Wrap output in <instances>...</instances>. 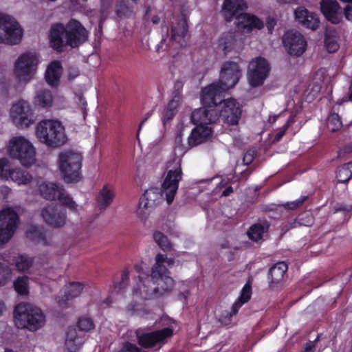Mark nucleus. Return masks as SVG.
Wrapping results in <instances>:
<instances>
[{
    "mask_svg": "<svg viewBox=\"0 0 352 352\" xmlns=\"http://www.w3.org/2000/svg\"><path fill=\"white\" fill-rule=\"evenodd\" d=\"M19 223L15 208L6 207L0 210V245L7 243L13 236Z\"/></svg>",
    "mask_w": 352,
    "mask_h": 352,
    "instance_id": "9b49d317",
    "label": "nucleus"
},
{
    "mask_svg": "<svg viewBox=\"0 0 352 352\" xmlns=\"http://www.w3.org/2000/svg\"><path fill=\"white\" fill-rule=\"evenodd\" d=\"M38 63V57L35 54L24 53L20 55L14 63L13 77L17 82L27 84L34 78Z\"/></svg>",
    "mask_w": 352,
    "mask_h": 352,
    "instance_id": "1a4fd4ad",
    "label": "nucleus"
},
{
    "mask_svg": "<svg viewBox=\"0 0 352 352\" xmlns=\"http://www.w3.org/2000/svg\"><path fill=\"white\" fill-rule=\"evenodd\" d=\"M3 260L8 263H12L19 272H26L30 268L38 269L33 258L26 254H18L13 256L12 259L3 258Z\"/></svg>",
    "mask_w": 352,
    "mask_h": 352,
    "instance_id": "bb28decb",
    "label": "nucleus"
},
{
    "mask_svg": "<svg viewBox=\"0 0 352 352\" xmlns=\"http://www.w3.org/2000/svg\"><path fill=\"white\" fill-rule=\"evenodd\" d=\"M78 76V70L73 69L69 72L68 73V77L69 79H74L76 76Z\"/></svg>",
    "mask_w": 352,
    "mask_h": 352,
    "instance_id": "e2e57ef3",
    "label": "nucleus"
},
{
    "mask_svg": "<svg viewBox=\"0 0 352 352\" xmlns=\"http://www.w3.org/2000/svg\"><path fill=\"white\" fill-rule=\"evenodd\" d=\"M12 168L10 161L6 158L2 157L0 159V179L8 180L10 178Z\"/></svg>",
    "mask_w": 352,
    "mask_h": 352,
    "instance_id": "ea45409f",
    "label": "nucleus"
},
{
    "mask_svg": "<svg viewBox=\"0 0 352 352\" xmlns=\"http://www.w3.org/2000/svg\"><path fill=\"white\" fill-rule=\"evenodd\" d=\"M320 11L324 18L333 24H338L342 19V10L336 0H320Z\"/></svg>",
    "mask_w": 352,
    "mask_h": 352,
    "instance_id": "6ab92c4d",
    "label": "nucleus"
},
{
    "mask_svg": "<svg viewBox=\"0 0 352 352\" xmlns=\"http://www.w3.org/2000/svg\"><path fill=\"white\" fill-rule=\"evenodd\" d=\"M33 102L35 107L43 109L50 108L53 104L52 93L48 89H41L36 92Z\"/></svg>",
    "mask_w": 352,
    "mask_h": 352,
    "instance_id": "2f4dec72",
    "label": "nucleus"
},
{
    "mask_svg": "<svg viewBox=\"0 0 352 352\" xmlns=\"http://www.w3.org/2000/svg\"><path fill=\"white\" fill-rule=\"evenodd\" d=\"M41 234V233L38 228H34L33 231L29 230L28 232V236L32 240L39 239Z\"/></svg>",
    "mask_w": 352,
    "mask_h": 352,
    "instance_id": "bf43d9fd",
    "label": "nucleus"
},
{
    "mask_svg": "<svg viewBox=\"0 0 352 352\" xmlns=\"http://www.w3.org/2000/svg\"><path fill=\"white\" fill-rule=\"evenodd\" d=\"M213 133L212 127L209 125H197L188 138L189 148L194 147L208 140Z\"/></svg>",
    "mask_w": 352,
    "mask_h": 352,
    "instance_id": "5701e85b",
    "label": "nucleus"
},
{
    "mask_svg": "<svg viewBox=\"0 0 352 352\" xmlns=\"http://www.w3.org/2000/svg\"><path fill=\"white\" fill-rule=\"evenodd\" d=\"M227 184H228V180L222 179L221 182L219 183V187H220V188L223 187Z\"/></svg>",
    "mask_w": 352,
    "mask_h": 352,
    "instance_id": "338daca9",
    "label": "nucleus"
},
{
    "mask_svg": "<svg viewBox=\"0 0 352 352\" xmlns=\"http://www.w3.org/2000/svg\"><path fill=\"white\" fill-rule=\"evenodd\" d=\"M324 45L327 51L330 53L336 52L339 49V45L335 36H330L327 34L325 35Z\"/></svg>",
    "mask_w": 352,
    "mask_h": 352,
    "instance_id": "37998d69",
    "label": "nucleus"
},
{
    "mask_svg": "<svg viewBox=\"0 0 352 352\" xmlns=\"http://www.w3.org/2000/svg\"><path fill=\"white\" fill-rule=\"evenodd\" d=\"M129 279V272L127 270H124L121 275V280L118 285H116V288L118 287L119 290H121L123 288L126 287V285H128Z\"/></svg>",
    "mask_w": 352,
    "mask_h": 352,
    "instance_id": "603ef678",
    "label": "nucleus"
},
{
    "mask_svg": "<svg viewBox=\"0 0 352 352\" xmlns=\"http://www.w3.org/2000/svg\"><path fill=\"white\" fill-rule=\"evenodd\" d=\"M87 38L86 29L74 19L70 20L65 25L61 23L53 25L49 36L50 46L58 51H62L65 45L76 47Z\"/></svg>",
    "mask_w": 352,
    "mask_h": 352,
    "instance_id": "7ed1b4c3",
    "label": "nucleus"
},
{
    "mask_svg": "<svg viewBox=\"0 0 352 352\" xmlns=\"http://www.w3.org/2000/svg\"><path fill=\"white\" fill-rule=\"evenodd\" d=\"M6 151L10 158L19 160L23 166H30L36 162V148L24 136L11 138L6 146Z\"/></svg>",
    "mask_w": 352,
    "mask_h": 352,
    "instance_id": "0eeeda50",
    "label": "nucleus"
},
{
    "mask_svg": "<svg viewBox=\"0 0 352 352\" xmlns=\"http://www.w3.org/2000/svg\"><path fill=\"white\" fill-rule=\"evenodd\" d=\"M223 94H221V100L215 107L218 118L224 123L230 125H236L241 118L242 109L241 104L234 98L222 100Z\"/></svg>",
    "mask_w": 352,
    "mask_h": 352,
    "instance_id": "ddd939ff",
    "label": "nucleus"
},
{
    "mask_svg": "<svg viewBox=\"0 0 352 352\" xmlns=\"http://www.w3.org/2000/svg\"><path fill=\"white\" fill-rule=\"evenodd\" d=\"M82 338L74 327H69L66 333L65 345L69 352H77L82 344Z\"/></svg>",
    "mask_w": 352,
    "mask_h": 352,
    "instance_id": "c85d7f7f",
    "label": "nucleus"
},
{
    "mask_svg": "<svg viewBox=\"0 0 352 352\" xmlns=\"http://www.w3.org/2000/svg\"><path fill=\"white\" fill-rule=\"evenodd\" d=\"M182 98L179 95H176L168 102L166 109H165L162 120L164 122L168 121L172 119L177 112V109L181 104Z\"/></svg>",
    "mask_w": 352,
    "mask_h": 352,
    "instance_id": "c9c22d12",
    "label": "nucleus"
},
{
    "mask_svg": "<svg viewBox=\"0 0 352 352\" xmlns=\"http://www.w3.org/2000/svg\"><path fill=\"white\" fill-rule=\"evenodd\" d=\"M201 102L203 107L192 111L191 121L196 125H210L218 119V113L215 109L218 102L206 104L202 100V94L201 95Z\"/></svg>",
    "mask_w": 352,
    "mask_h": 352,
    "instance_id": "2eb2a0df",
    "label": "nucleus"
},
{
    "mask_svg": "<svg viewBox=\"0 0 352 352\" xmlns=\"http://www.w3.org/2000/svg\"><path fill=\"white\" fill-rule=\"evenodd\" d=\"M84 289L85 285L82 283L69 282L62 288L56 298V302L60 307H67L69 305V301L80 296Z\"/></svg>",
    "mask_w": 352,
    "mask_h": 352,
    "instance_id": "a211bd4d",
    "label": "nucleus"
},
{
    "mask_svg": "<svg viewBox=\"0 0 352 352\" xmlns=\"http://www.w3.org/2000/svg\"><path fill=\"white\" fill-rule=\"evenodd\" d=\"M78 326L80 331H89L94 329V324L90 318L81 317L78 320Z\"/></svg>",
    "mask_w": 352,
    "mask_h": 352,
    "instance_id": "a18cd8bd",
    "label": "nucleus"
},
{
    "mask_svg": "<svg viewBox=\"0 0 352 352\" xmlns=\"http://www.w3.org/2000/svg\"><path fill=\"white\" fill-rule=\"evenodd\" d=\"M187 25L185 23V21H182V28L178 30L177 28H173L172 29V38L175 41H177L178 42H180V39L183 38L186 33H187Z\"/></svg>",
    "mask_w": 352,
    "mask_h": 352,
    "instance_id": "49530a36",
    "label": "nucleus"
},
{
    "mask_svg": "<svg viewBox=\"0 0 352 352\" xmlns=\"http://www.w3.org/2000/svg\"><path fill=\"white\" fill-rule=\"evenodd\" d=\"M294 122V118L290 116L287 120V122L281 127V129L275 134L274 141H279L281 138L284 135L285 131L287 130L290 124Z\"/></svg>",
    "mask_w": 352,
    "mask_h": 352,
    "instance_id": "3c124183",
    "label": "nucleus"
},
{
    "mask_svg": "<svg viewBox=\"0 0 352 352\" xmlns=\"http://www.w3.org/2000/svg\"><path fill=\"white\" fill-rule=\"evenodd\" d=\"M28 277L20 276L14 282L15 291L21 295H27L29 292Z\"/></svg>",
    "mask_w": 352,
    "mask_h": 352,
    "instance_id": "58836bf2",
    "label": "nucleus"
},
{
    "mask_svg": "<svg viewBox=\"0 0 352 352\" xmlns=\"http://www.w3.org/2000/svg\"><path fill=\"white\" fill-rule=\"evenodd\" d=\"M38 190L41 195L47 199H57L64 190L63 186L55 183L43 182L38 184Z\"/></svg>",
    "mask_w": 352,
    "mask_h": 352,
    "instance_id": "cd10ccee",
    "label": "nucleus"
},
{
    "mask_svg": "<svg viewBox=\"0 0 352 352\" xmlns=\"http://www.w3.org/2000/svg\"><path fill=\"white\" fill-rule=\"evenodd\" d=\"M75 102L78 104L79 107L82 109L83 114L86 113L87 101L81 94H76L74 97Z\"/></svg>",
    "mask_w": 352,
    "mask_h": 352,
    "instance_id": "6e6d98bb",
    "label": "nucleus"
},
{
    "mask_svg": "<svg viewBox=\"0 0 352 352\" xmlns=\"http://www.w3.org/2000/svg\"><path fill=\"white\" fill-rule=\"evenodd\" d=\"M236 27L243 32H250L254 29L261 30L263 28V22L254 15L243 13L236 17Z\"/></svg>",
    "mask_w": 352,
    "mask_h": 352,
    "instance_id": "4be33fe9",
    "label": "nucleus"
},
{
    "mask_svg": "<svg viewBox=\"0 0 352 352\" xmlns=\"http://www.w3.org/2000/svg\"><path fill=\"white\" fill-rule=\"evenodd\" d=\"M252 288L249 283H246L241 292L238 300L232 305L230 311H225L219 317V321L223 324H229L233 316L236 315L243 304L247 302L251 298Z\"/></svg>",
    "mask_w": 352,
    "mask_h": 352,
    "instance_id": "aec40b11",
    "label": "nucleus"
},
{
    "mask_svg": "<svg viewBox=\"0 0 352 352\" xmlns=\"http://www.w3.org/2000/svg\"><path fill=\"white\" fill-rule=\"evenodd\" d=\"M62 74V66L59 61L54 60L49 64L45 72V80L48 85L56 86Z\"/></svg>",
    "mask_w": 352,
    "mask_h": 352,
    "instance_id": "c756f323",
    "label": "nucleus"
},
{
    "mask_svg": "<svg viewBox=\"0 0 352 352\" xmlns=\"http://www.w3.org/2000/svg\"><path fill=\"white\" fill-rule=\"evenodd\" d=\"M14 323L18 328L36 331L44 326L45 316L40 308L29 303H20L14 310Z\"/></svg>",
    "mask_w": 352,
    "mask_h": 352,
    "instance_id": "423d86ee",
    "label": "nucleus"
},
{
    "mask_svg": "<svg viewBox=\"0 0 352 352\" xmlns=\"http://www.w3.org/2000/svg\"><path fill=\"white\" fill-rule=\"evenodd\" d=\"M10 179L18 185H26L31 182L32 177L28 171L16 168L12 169Z\"/></svg>",
    "mask_w": 352,
    "mask_h": 352,
    "instance_id": "72a5a7b5",
    "label": "nucleus"
},
{
    "mask_svg": "<svg viewBox=\"0 0 352 352\" xmlns=\"http://www.w3.org/2000/svg\"><path fill=\"white\" fill-rule=\"evenodd\" d=\"M23 36V30L18 22L12 16L0 14V42L17 44Z\"/></svg>",
    "mask_w": 352,
    "mask_h": 352,
    "instance_id": "f8f14e48",
    "label": "nucleus"
},
{
    "mask_svg": "<svg viewBox=\"0 0 352 352\" xmlns=\"http://www.w3.org/2000/svg\"><path fill=\"white\" fill-rule=\"evenodd\" d=\"M316 346L314 342H310L305 344L304 352H314Z\"/></svg>",
    "mask_w": 352,
    "mask_h": 352,
    "instance_id": "052dcab7",
    "label": "nucleus"
},
{
    "mask_svg": "<svg viewBox=\"0 0 352 352\" xmlns=\"http://www.w3.org/2000/svg\"><path fill=\"white\" fill-rule=\"evenodd\" d=\"M233 189L231 186H228L222 192V196L227 197L229 196L231 193H232Z\"/></svg>",
    "mask_w": 352,
    "mask_h": 352,
    "instance_id": "0e129e2a",
    "label": "nucleus"
},
{
    "mask_svg": "<svg viewBox=\"0 0 352 352\" xmlns=\"http://www.w3.org/2000/svg\"><path fill=\"white\" fill-rule=\"evenodd\" d=\"M116 12L119 16H129L133 14L132 9L124 1H121L117 4Z\"/></svg>",
    "mask_w": 352,
    "mask_h": 352,
    "instance_id": "c03bdc74",
    "label": "nucleus"
},
{
    "mask_svg": "<svg viewBox=\"0 0 352 352\" xmlns=\"http://www.w3.org/2000/svg\"><path fill=\"white\" fill-rule=\"evenodd\" d=\"M119 352H144L140 348H138L135 344L129 343V342H125L122 348Z\"/></svg>",
    "mask_w": 352,
    "mask_h": 352,
    "instance_id": "5fc2aeb1",
    "label": "nucleus"
},
{
    "mask_svg": "<svg viewBox=\"0 0 352 352\" xmlns=\"http://www.w3.org/2000/svg\"><path fill=\"white\" fill-rule=\"evenodd\" d=\"M241 76V69L234 62L225 63L221 69L219 82L212 83L202 89L204 103H215L221 100V94L234 87Z\"/></svg>",
    "mask_w": 352,
    "mask_h": 352,
    "instance_id": "20e7f679",
    "label": "nucleus"
},
{
    "mask_svg": "<svg viewBox=\"0 0 352 352\" xmlns=\"http://www.w3.org/2000/svg\"><path fill=\"white\" fill-rule=\"evenodd\" d=\"M58 166L65 182H77L80 179L82 156L78 152H61L58 157Z\"/></svg>",
    "mask_w": 352,
    "mask_h": 352,
    "instance_id": "6e6552de",
    "label": "nucleus"
},
{
    "mask_svg": "<svg viewBox=\"0 0 352 352\" xmlns=\"http://www.w3.org/2000/svg\"><path fill=\"white\" fill-rule=\"evenodd\" d=\"M343 13L348 21H352V6L349 4L346 6L343 9L342 14Z\"/></svg>",
    "mask_w": 352,
    "mask_h": 352,
    "instance_id": "13d9d810",
    "label": "nucleus"
},
{
    "mask_svg": "<svg viewBox=\"0 0 352 352\" xmlns=\"http://www.w3.org/2000/svg\"><path fill=\"white\" fill-rule=\"evenodd\" d=\"M268 228L269 224L267 223L254 224L249 228L247 232L248 236L251 240L257 242L262 239L263 234L268 230Z\"/></svg>",
    "mask_w": 352,
    "mask_h": 352,
    "instance_id": "f704fd0d",
    "label": "nucleus"
},
{
    "mask_svg": "<svg viewBox=\"0 0 352 352\" xmlns=\"http://www.w3.org/2000/svg\"><path fill=\"white\" fill-rule=\"evenodd\" d=\"M43 221L52 228H61L67 221L66 212L57 204H48L41 212Z\"/></svg>",
    "mask_w": 352,
    "mask_h": 352,
    "instance_id": "dca6fc26",
    "label": "nucleus"
},
{
    "mask_svg": "<svg viewBox=\"0 0 352 352\" xmlns=\"http://www.w3.org/2000/svg\"><path fill=\"white\" fill-rule=\"evenodd\" d=\"M4 309H5L4 304L2 301L0 300V316L2 314Z\"/></svg>",
    "mask_w": 352,
    "mask_h": 352,
    "instance_id": "774afa93",
    "label": "nucleus"
},
{
    "mask_svg": "<svg viewBox=\"0 0 352 352\" xmlns=\"http://www.w3.org/2000/svg\"><path fill=\"white\" fill-rule=\"evenodd\" d=\"M246 7V3L244 0H224L221 14L226 21H230L239 10L245 9Z\"/></svg>",
    "mask_w": 352,
    "mask_h": 352,
    "instance_id": "a878e982",
    "label": "nucleus"
},
{
    "mask_svg": "<svg viewBox=\"0 0 352 352\" xmlns=\"http://www.w3.org/2000/svg\"><path fill=\"white\" fill-rule=\"evenodd\" d=\"M283 45L287 52L293 56H300L306 50L307 41L305 37L296 31H288L283 38Z\"/></svg>",
    "mask_w": 352,
    "mask_h": 352,
    "instance_id": "f3484780",
    "label": "nucleus"
},
{
    "mask_svg": "<svg viewBox=\"0 0 352 352\" xmlns=\"http://www.w3.org/2000/svg\"><path fill=\"white\" fill-rule=\"evenodd\" d=\"M134 270L136 271V272L139 273L138 282L135 284V286L140 283V280H142V281H144L145 284L150 283L151 276H148V275H146L142 272L143 266L142 264L135 265L134 267Z\"/></svg>",
    "mask_w": 352,
    "mask_h": 352,
    "instance_id": "8fccbe9b",
    "label": "nucleus"
},
{
    "mask_svg": "<svg viewBox=\"0 0 352 352\" xmlns=\"http://www.w3.org/2000/svg\"><path fill=\"white\" fill-rule=\"evenodd\" d=\"M219 47L227 54L231 52H239L241 50V44L236 38V33L228 32L223 33L219 39Z\"/></svg>",
    "mask_w": 352,
    "mask_h": 352,
    "instance_id": "393cba45",
    "label": "nucleus"
},
{
    "mask_svg": "<svg viewBox=\"0 0 352 352\" xmlns=\"http://www.w3.org/2000/svg\"><path fill=\"white\" fill-rule=\"evenodd\" d=\"M182 133L181 132H179L175 137V144L177 145V146H180L182 145Z\"/></svg>",
    "mask_w": 352,
    "mask_h": 352,
    "instance_id": "680f3d73",
    "label": "nucleus"
},
{
    "mask_svg": "<svg viewBox=\"0 0 352 352\" xmlns=\"http://www.w3.org/2000/svg\"><path fill=\"white\" fill-rule=\"evenodd\" d=\"M352 178V162L340 166L337 173L338 181L340 183L348 182Z\"/></svg>",
    "mask_w": 352,
    "mask_h": 352,
    "instance_id": "e433bc0d",
    "label": "nucleus"
},
{
    "mask_svg": "<svg viewBox=\"0 0 352 352\" xmlns=\"http://www.w3.org/2000/svg\"><path fill=\"white\" fill-rule=\"evenodd\" d=\"M327 126L331 131H337L342 126L340 118L337 113L331 114L327 120Z\"/></svg>",
    "mask_w": 352,
    "mask_h": 352,
    "instance_id": "79ce46f5",
    "label": "nucleus"
},
{
    "mask_svg": "<svg viewBox=\"0 0 352 352\" xmlns=\"http://www.w3.org/2000/svg\"><path fill=\"white\" fill-rule=\"evenodd\" d=\"M11 278V271L0 263V287L4 285Z\"/></svg>",
    "mask_w": 352,
    "mask_h": 352,
    "instance_id": "de8ad7c7",
    "label": "nucleus"
},
{
    "mask_svg": "<svg viewBox=\"0 0 352 352\" xmlns=\"http://www.w3.org/2000/svg\"><path fill=\"white\" fill-rule=\"evenodd\" d=\"M152 114V112L150 111V112H148L146 115V117L143 119V120L142 121V122L140 123V129L142 128V125L144 124V123L146 122V120L151 116Z\"/></svg>",
    "mask_w": 352,
    "mask_h": 352,
    "instance_id": "69168bd1",
    "label": "nucleus"
},
{
    "mask_svg": "<svg viewBox=\"0 0 352 352\" xmlns=\"http://www.w3.org/2000/svg\"><path fill=\"white\" fill-rule=\"evenodd\" d=\"M173 263V258H168L162 254H157L155 263L151 270L150 283L145 284L144 281L140 280V283L133 287L134 298L147 300L171 291L174 280L169 276L167 267L172 266Z\"/></svg>",
    "mask_w": 352,
    "mask_h": 352,
    "instance_id": "f03ea898",
    "label": "nucleus"
},
{
    "mask_svg": "<svg viewBox=\"0 0 352 352\" xmlns=\"http://www.w3.org/2000/svg\"><path fill=\"white\" fill-rule=\"evenodd\" d=\"M129 279V272L127 270H124L121 275V280L118 285H116V288L118 287L119 290H121L123 288L126 287V285H128Z\"/></svg>",
    "mask_w": 352,
    "mask_h": 352,
    "instance_id": "864d4df0",
    "label": "nucleus"
},
{
    "mask_svg": "<svg viewBox=\"0 0 352 352\" xmlns=\"http://www.w3.org/2000/svg\"><path fill=\"white\" fill-rule=\"evenodd\" d=\"M61 204L67 207L71 211L77 212L79 210V206L76 203L73 198L67 194L65 190L61 192V195L57 199Z\"/></svg>",
    "mask_w": 352,
    "mask_h": 352,
    "instance_id": "4c0bfd02",
    "label": "nucleus"
},
{
    "mask_svg": "<svg viewBox=\"0 0 352 352\" xmlns=\"http://www.w3.org/2000/svg\"><path fill=\"white\" fill-rule=\"evenodd\" d=\"M153 239L155 243L160 247L164 251H169L172 248V245L169 242L166 236L162 232L157 231L153 234Z\"/></svg>",
    "mask_w": 352,
    "mask_h": 352,
    "instance_id": "a19ab883",
    "label": "nucleus"
},
{
    "mask_svg": "<svg viewBox=\"0 0 352 352\" xmlns=\"http://www.w3.org/2000/svg\"><path fill=\"white\" fill-rule=\"evenodd\" d=\"M306 199H307L306 196L300 197L299 199H298L294 201L285 203V204H282V206L285 209L295 210V209H297L298 208H299L300 206H302Z\"/></svg>",
    "mask_w": 352,
    "mask_h": 352,
    "instance_id": "09e8293b",
    "label": "nucleus"
},
{
    "mask_svg": "<svg viewBox=\"0 0 352 352\" xmlns=\"http://www.w3.org/2000/svg\"><path fill=\"white\" fill-rule=\"evenodd\" d=\"M181 163L182 160L178 157L174 159L173 162H168L161 189L151 188L146 190L140 197L135 210V214L140 220L145 221L153 209L162 202L164 197L168 204L173 201L179 182L182 178Z\"/></svg>",
    "mask_w": 352,
    "mask_h": 352,
    "instance_id": "f257e3e1",
    "label": "nucleus"
},
{
    "mask_svg": "<svg viewBox=\"0 0 352 352\" xmlns=\"http://www.w3.org/2000/svg\"><path fill=\"white\" fill-rule=\"evenodd\" d=\"M287 270V264L285 262H279L270 268L269 278L272 283H279L283 279Z\"/></svg>",
    "mask_w": 352,
    "mask_h": 352,
    "instance_id": "473e14b6",
    "label": "nucleus"
},
{
    "mask_svg": "<svg viewBox=\"0 0 352 352\" xmlns=\"http://www.w3.org/2000/svg\"><path fill=\"white\" fill-rule=\"evenodd\" d=\"M172 335L173 330L170 328H164L162 330L139 336L138 342L142 346L152 347L163 342L166 338L170 337Z\"/></svg>",
    "mask_w": 352,
    "mask_h": 352,
    "instance_id": "412c9836",
    "label": "nucleus"
},
{
    "mask_svg": "<svg viewBox=\"0 0 352 352\" xmlns=\"http://www.w3.org/2000/svg\"><path fill=\"white\" fill-rule=\"evenodd\" d=\"M36 135L41 143L53 148L64 144L67 140L61 122L53 119L40 121L36 127Z\"/></svg>",
    "mask_w": 352,
    "mask_h": 352,
    "instance_id": "39448f33",
    "label": "nucleus"
},
{
    "mask_svg": "<svg viewBox=\"0 0 352 352\" xmlns=\"http://www.w3.org/2000/svg\"><path fill=\"white\" fill-rule=\"evenodd\" d=\"M296 20L303 27L315 30L320 25V19L316 14L300 7L294 12Z\"/></svg>",
    "mask_w": 352,
    "mask_h": 352,
    "instance_id": "b1692460",
    "label": "nucleus"
},
{
    "mask_svg": "<svg viewBox=\"0 0 352 352\" xmlns=\"http://www.w3.org/2000/svg\"><path fill=\"white\" fill-rule=\"evenodd\" d=\"M255 151L252 150L248 151L243 156V163L248 165L252 162L255 157Z\"/></svg>",
    "mask_w": 352,
    "mask_h": 352,
    "instance_id": "4d7b16f0",
    "label": "nucleus"
},
{
    "mask_svg": "<svg viewBox=\"0 0 352 352\" xmlns=\"http://www.w3.org/2000/svg\"><path fill=\"white\" fill-rule=\"evenodd\" d=\"M115 197L114 188L109 184L103 186L97 197V204L100 209L107 208Z\"/></svg>",
    "mask_w": 352,
    "mask_h": 352,
    "instance_id": "7c9ffc66",
    "label": "nucleus"
},
{
    "mask_svg": "<svg viewBox=\"0 0 352 352\" xmlns=\"http://www.w3.org/2000/svg\"><path fill=\"white\" fill-rule=\"evenodd\" d=\"M10 118L12 123L21 129L28 128L36 121L30 104L24 100H20L12 105Z\"/></svg>",
    "mask_w": 352,
    "mask_h": 352,
    "instance_id": "9d476101",
    "label": "nucleus"
},
{
    "mask_svg": "<svg viewBox=\"0 0 352 352\" xmlns=\"http://www.w3.org/2000/svg\"><path fill=\"white\" fill-rule=\"evenodd\" d=\"M270 72L267 61L262 57H256L252 60L249 65L248 79L252 87L261 86Z\"/></svg>",
    "mask_w": 352,
    "mask_h": 352,
    "instance_id": "4468645a",
    "label": "nucleus"
}]
</instances>
